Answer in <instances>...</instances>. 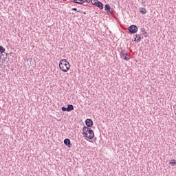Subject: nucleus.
<instances>
[{
    "label": "nucleus",
    "instance_id": "nucleus-1",
    "mask_svg": "<svg viewBox=\"0 0 176 176\" xmlns=\"http://www.w3.org/2000/svg\"><path fill=\"white\" fill-rule=\"evenodd\" d=\"M82 131V135L86 138H88L89 140H93V138H94V131H93L91 129L83 126Z\"/></svg>",
    "mask_w": 176,
    "mask_h": 176
},
{
    "label": "nucleus",
    "instance_id": "nucleus-2",
    "mask_svg": "<svg viewBox=\"0 0 176 176\" xmlns=\"http://www.w3.org/2000/svg\"><path fill=\"white\" fill-rule=\"evenodd\" d=\"M59 67L63 72H68L69 71V63L67 61V59H61L59 63Z\"/></svg>",
    "mask_w": 176,
    "mask_h": 176
},
{
    "label": "nucleus",
    "instance_id": "nucleus-3",
    "mask_svg": "<svg viewBox=\"0 0 176 176\" xmlns=\"http://www.w3.org/2000/svg\"><path fill=\"white\" fill-rule=\"evenodd\" d=\"M127 30L129 34H137V32H138V27L135 25H131Z\"/></svg>",
    "mask_w": 176,
    "mask_h": 176
},
{
    "label": "nucleus",
    "instance_id": "nucleus-4",
    "mask_svg": "<svg viewBox=\"0 0 176 176\" xmlns=\"http://www.w3.org/2000/svg\"><path fill=\"white\" fill-rule=\"evenodd\" d=\"M85 124H86V127H87L88 129H90V127H93V120L90 119V118H87L85 120Z\"/></svg>",
    "mask_w": 176,
    "mask_h": 176
},
{
    "label": "nucleus",
    "instance_id": "nucleus-5",
    "mask_svg": "<svg viewBox=\"0 0 176 176\" xmlns=\"http://www.w3.org/2000/svg\"><path fill=\"white\" fill-rule=\"evenodd\" d=\"M125 53L126 50H122L120 54V57H122L123 60H125V61H129V60H130V58H129V56H126Z\"/></svg>",
    "mask_w": 176,
    "mask_h": 176
},
{
    "label": "nucleus",
    "instance_id": "nucleus-6",
    "mask_svg": "<svg viewBox=\"0 0 176 176\" xmlns=\"http://www.w3.org/2000/svg\"><path fill=\"white\" fill-rule=\"evenodd\" d=\"M64 144L65 145H66V146H68V148H71L72 146V144H71V140L68 138L64 140Z\"/></svg>",
    "mask_w": 176,
    "mask_h": 176
},
{
    "label": "nucleus",
    "instance_id": "nucleus-7",
    "mask_svg": "<svg viewBox=\"0 0 176 176\" xmlns=\"http://www.w3.org/2000/svg\"><path fill=\"white\" fill-rule=\"evenodd\" d=\"M104 10H106L107 13H112V10H111V6H109V4H105Z\"/></svg>",
    "mask_w": 176,
    "mask_h": 176
},
{
    "label": "nucleus",
    "instance_id": "nucleus-8",
    "mask_svg": "<svg viewBox=\"0 0 176 176\" xmlns=\"http://www.w3.org/2000/svg\"><path fill=\"white\" fill-rule=\"evenodd\" d=\"M95 6H97V8H99V9H101V10L104 9V4H102L101 1L98 0Z\"/></svg>",
    "mask_w": 176,
    "mask_h": 176
},
{
    "label": "nucleus",
    "instance_id": "nucleus-9",
    "mask_svg": "<svg viewBox=\"0 0 176 176\" xmlns=\"http://www.w3.org/2000/svg\"><path fill=\"white\" fill-rule=\"evenodd\" d=\"M74 3H78V5H83L85 3V0H73Z\"/></svg>",
    "mask_w": 176,
    "mask_h": 176
},
{
    "label": "nucleus",
    "instance_id": "nucleus-10",
    "mask_svg": "<svg viewBox=\"0 0 176 176\" xmlns=\"http://www.w3.org/2000/svg\"><path fill=\"white\" fill-rule=\"evenodd\" d=\"M141 32H142V34L144 35V38H146L148 36V32H146V30H145V28H141Z\"/></svg>",
    "mask_w": 176,
    "mask_h": 176
},
{
    "label": "nucleus",
    "instance_id": "nucleus-11",
    "mask_svg": "<svg viewBox=\"0 0 176 176\" xmlns=\"http://www.w3.org/2000/svg\"><path fill=\"white\" fill-rule=\"evenodd\" d=\"M139 12L142 13V14H146V9L145 8H140Z\"/></svg>",
    "mask_w": 176,
    "mask_h": 176
},
{
    "label": "nucleus",
    "instance_id": "nucleus-12",
    "mask_svg": "<svg viewBox=\"0 0 176 176\" xmlns=\"http://www.w3.org/2000/svg\"><path fill=\"white\" fill-rule=\"evenodd\" d=\"M67 110L69 111V112H71V111H74V105L68 104L67 105Z\"/></svg>",
    "mask_w": 176,
    "mask_h": 176
},
{
    "label": "nucleus",
    "instance_id": "nucleus-13",
    "mask_svg": "<svg viewBox=\"0 0 176 176\" xmlns=\"http://www.w3.org/2000/svg\"><path fill=\"white\" fill-rule=\"evenodd\" d=\"M3 53H5V47H3L2 45H0V54H2Z\"/></svg>",
    "mask_w": 176,
    "mask_h": 176
},
{
    "label": "nucleus",
    "instance_id": "nucleus-14",
    "mask_svg": "<svg viewBox=\"0 0 176 176\" xmlns=\"http://www.w3.org/2000/svg\"><path fill=\"white\" fill-rule=\"evenodd\" d=\"M61 110L63 111V112H69L68 110V107H61Z\"/></svg>",
    "mask_w": 176,
    "mask_h": 176
},
{
    "label": "nucleus",
    "instance_id": "nucleus-15",
    "mask_svg": "<svg viewBox=\"0 0 176 176\" xmlns=\"http://www.w3.org/2000/svg\"><path fill=\"white\" fill-rule=\"evenodd\" d=\"M135 37L138 38L137 42H141V36H140V34H135Z\"/></svg>",
    "mask_w": 176,
    "mask_h": 176
},
{
    "label": "nucleus",
    "instance_id": "nucleus-16",
    "mask_svg": "<svg viewBox=\"0 0 176 176\" xmlns=\"http://www.w3.org/2000/svg\"><path fill=\"white\" fill-rule=\"evenodd\" d=\"M170 164H171L172 166H175L176 164V161L175 160H172L170 162Z\"/></svg>",
    "mask_w": 176,
    "mask_h": 176
},
{
    "label": "nucleus",
    "instance_id": "nucleus-17",
    "mask_svg": "<svg viewBox=\"0 0 176 176\" xmlns=\"http://www.w3.org/2000/svg\"><path fill=\"white\" fill-rule=\"evenodd\" d=\"M91 2L92 5H95L96 6V5L97 4V2H98V0H91Z\"/></svg>",
    "mask_w": 176,
    "mask_h": 176
},
{
    "label": "nucleus",
    "instance_id": "nucleus-18",
    "mask_svg": "<svg viewBox=\"0 0 176 176\" xmlns=\"http://www.w3.org/2000/svg\"><path fill=\"white\" fill-rule=\"evenodd\" d=\"M72 10H74L75 12H78V13H80V12H81L80 10H78V8H72Z\"/></svg>",
    "mask_w": 176,
    "mask_h": 176
},
{
    "label": "nucleus",
    "instance_id": "nucleus-19",
    "mask_svg": "<svg viewBox=\"0 0 176 176\" xmlns=\"http://www.w3.org/2000/svg\"><path fill=\"white\" fill-rule=\"evenodd\" d=\"M85 2H87L88 3H90V2H91V0H85Z\"/></svg>",
    "mask_w": 176,
    "mask_h": 176
},
{
    "label": "nucleus",
    "instance_id": "nucleus-20",
    "mask_svg": "<svg viewBox=\"0 0 176 176\" xmlns=\"http://www.w3.org/2000/svg\"><path fill=\"white\" fill-rule=\"evenodd\" d=\"M125 56H126V57H128V56H129V53H127V52H126V51H125Z\"/></svg>",
    "mask_w": 176,
    "mask_h": 176
},
{
    "label": "nucleus",
    "instance_id": "nucleus-21",
    "mask_svg": "<svg viewBox=\"0 0 176 176\" xmlns=\"http://www.w3.org/2000/svg\"><path fill=\"white\" fill-rule=\"evenodd\" d=\"M134 41L137 42V37L136 36L134 37Z\"/></svg>",
    "mask_w": 176,
    "mask_h": 176
},
{
    "label": "nucleus",
    "instance_id": "nucleus-22",
    "mask_svg": "<svg viewBox=\"0 0 176 176\" xmlns=\"http://www.w3.org/2000/svg\"><path fill=\"white\" fill-rule=\"evenodd\" d=\"M80 13H83V14H86V12L81 11Z\"/></svg>",
    "mask_w": 176,
    "mask_h": 176
},
{
    "label": "nucleus",
    "instance_id": "nucleus-23",
    "mask_svg": "<svg viewBox=\"0 0 176 176\" xmlns=\"http://www.w3.org/2000/svg\"><path fill=\"white\" fill-rule=\"evenodd\" d=\"M142 4L145 3V1L142 0Z\"/></svg>",
    "mask_w": 176,
    "mask_h": 176
},
{
    "label": "nucleus",
    "instance_id": "nucleus-24",
    "mask_svg": "<svg viewBox=\"0 0 176 176\" xmlns=\"http://www.w3.org/2000/svg\"><path fill=\"white\" fill-rule=\"evenodd\" d=\"M2 58V56L0 55V59Z\"/></svg>",
    "mask_w": 176,
    "mask_h": 176
}]
</instances>
